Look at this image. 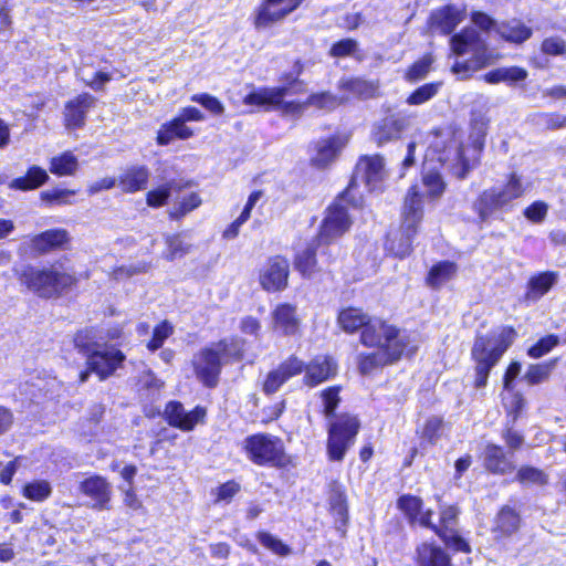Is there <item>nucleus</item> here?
<instances>
[{
    "label": "nucleus",
    "instance_id": "nucleus-1",
    "mask_svg": "<svg viewBox=\"0 0 566 566\" xmlns=\"http://www.w3.org/2000/svg\"><path fill=\"white\" fill-rule=\"evenodd\" d=\"M428 160H438L459 179L471 170L470 159L462 142V133L451 127L432 132L426 154Z\"/></svg>",
    "mask_w": 566,
    "mask_h": 566
},
{
    "label": "nucleus",
    "instance_id": "nucleus-2",
    "mask_svg": "<svg viewBox=\"0 0 566 566\" xmlns=\"http://www.w3.org/2000/svg\"><path fill=\"white\" fill-rule=\"evenodd\" d=\"M515 336L516 333L512 327H503L499 332L476 337L471 350L475 363V388L486 385L490 370L499 363Z\"/></svg>",
    "mask_w": 566,
    "mask_h": 566
},
{
    "label": "nucleus",
    "instance_id": "nucleus-3",
    "mask_svg": "<svg viewBox=\"0 0 566 566\" xmlns=\"http://www.w3.org/2000/svg\"><path fill=\"white\" fill-rule=\"evenodd\" d=\"M423 217L422 195L418 186L409 188L405 198L401 228L389 234L387 249L395 256L403 259L411 252L412 239Z\"/></svg>",
    "mask_w": 566,
    "mask_h": 566
},
{
    "label": "nucleus",
    "instance_id": "nucleus-4",
    "mask_svg": "<svg viewBox=\"0 0 566 566\" xmlns=\"http://www.w3.org/2000/svg\"><path fill=\"white\" fill-rule=\"evenodd\" d=\"M452 52L457 55L471 54L468 61L455 62L452 66L454 74L460 78H467L470 73L475 72L492 62V54L488 51L485 41L473 28H467L461 33L450 39Z\"/></svg>",
    "mask_w": 566,
    "mask_h": 566
},
{
    "label": "nucleus",
    "instance_id": "nucleus-5",
    "mask_svg": "<svg viewBox=\"0 0 566 566\" xmlns=\"http://www.w3.org/2000/svg\"><path fill=\"white\" fill-rule=\"evenodd\" d=\"M20 282L35 295L51 298L72 286L75 279L70 273L61 271L56 265L49 268L27 266L20 274Z\"/></svg>",
    "mask_w": 566,
    "mask_h": 566
},
{
    "label": "nucleus",
    "instance_id": "nucleus-6",
    "mask_svg": "<svg viewBox=\"0 0 566 566\" xmlns=\"http://www.w3.org/2000/svg\"><path fill=\"white\" fill-rule=\"evenodd\" d=\"M249 459L258 465L285 468L292 459L284 452L281 439L270 434H254L244 441Z\"/></svg>",
    "mask_w": 566,
    "mask_h": 566
},
{
    "label": "nucleus",
    "instance_id": "nucleus-7",
    "mask_svg": "<svg viewBox=\"0 0 566 566\" xmlns=\"http://www.w3.org/2000/svg\"><path fill=\"white\" fill-rule=\"evenodd\" d=\"M359 430V421L350 415H342L331 422L327 439V455L331 461H343L347 450L354 444Z\"/></svg>",
    "mask_w": 566,
    "mask_h": 566
},
{
    "label": "nucleus",
    "instance_id": "nucleus-8",
    "mask_svg": "<svg viewBox=\"0 0 566 566\" xmlns=\"http://www.w3.org/2000/svg\"><path fill=\"white\" fill-rule=\"evenodd\" d=\"M385 177V163L381 156H363L356 164L353 179L344 191V197H350L354 199L359 185H364L368 191L377 190L381 187Z\"/></svg>",
    "mask_w": 566,
    "mask_h": 566
},
{
    "label": "nucleus",
    "instance_id": "nucleus-9",
    "mask_svg": "<svg viewBox=\"0 0 566 566\" xmlns=\"http://www.w3.org/2000/svg\"><path fill=\"white\" fill-rule=\"evenodd\" d=\"M349 200L353 201L354 207L361 205V198L355 200L350 197H344L343 193L334 205L328 207L318 233V240L321 242L326 244L331 243L348 231L352 219L346 208L343 206V202Z\"/></svg>",
    "mask_w": 566,
    "mask_h": 566
},
{
    "label": "nucleus",
    "instance_id": "nucleus-10",
    "mask_svg": "<svg viewBox=\"0 0 566 566\" xmlns=\"http://www.w3.org/2000/svg\"><path fill=\"white\" fill-rule=\"evenodd\" d=\"M287 91L286 87H260L248 94L243 102L247 105L265 109L280 108L285 114H302L308 107L307 101L304 103L283 102Z\"/></svg>",
    "mask_w": 566,
    "mask_h": 566
},
{
    "label": "nucleus",
    "instance_id": "nucleus-11",
    "mask_svg": "<svg viewBox=\"0 0 566 566\" xmlns=\"http://www.w3.org/2000/svg\"><path fill=\"white\" fill-rule=\"evenodd\" d=\"M360 338L365 346L375 347L377 350H391L392 345H397L402 354L406 347L399 331L380 319H370Z\"/></svg>",
    "mask_w": 566,
    "mask_h": 566
},
{
    "label": "nucleus",
    "instance_id": "nucleus-12",
    "mask_svg": "<svg viewBox=\"0 0 566 566\" xmlns=\"http://www.w3.org/2000/svg\"><path fill=\"white\" fill-rule=\"evenodd\" d=\"M302 2L303 0H264L255 10L254 27L262 30L283 21Z\"/></svg>",
    "mask_w": 566,
    "mask_h": 566
},
{
    "label": "nucleus",
    "instance_id": "nucleus-13",
    "mask_svg": "<svg viewBox=\"0 0 566 566\" xmlns=\"http://www.w3.org/2000/svg\"><path fill=\"white\" fill-rule=\"evenodd\" d=\"M302 2L303 0H264L255 10L254 27L262 30L283 21Z\"/></svg>",
    "mask_w": 566,
    "mask_h": 566
},
{
    "label": "nucleus",
    "instance_id": "nucleus-14",
    "mask_svg": "<svg viewBox=\"0 0 566 566\" xmlns=\"http://www.w3.org/2000/svg\"><path fill=\"white\" fill-rule=\"evenodd\" d=\"M221 356L214 344L202 348L192 358L196 377L207 387H216L221 371Z\"/></svg>",
    "mask_w": 566,
    "mask_h": 566
},
{
    "label": "nucleus",
    "instance_id": "nucleus-15",
    "mask_svg": "<svg viewBox=\"0 0 566 566\" xmlns=\"http://www.w3.org/2000/svg\"><path fill=\"white\" fill-rule=\"evenodd\" d=\"M290 274L289 261L280 255L269 259L260 272V284L268 292L283 291L287 286Z\"/></svg>",
    "mask_w": 566,
    "mask_h": 566
},
{
    "label": "nucleus",
    "instance_id": "nucleus-16",
    "mask_svg": "<svg viewBox=\"0 0 566 566\" xmlns=\"http://www.w3.org/2000/svg\"><path fill=\"white\" fill-rule=\"evenodd\" d=\"M458 509L455 506H447L441 510L440 513V525L434 526L433 531L439 535L444 543L459 552H470L469 544L458 534L457 516Z\"/></svg>",
    "mask_w": 566,
    "mask_h": 566
},
{
    "label": "nucleus",
    "instance_id": "nucleus-17",
    "mask_svg": "<svg viewBox=\"0 0 566 566\" xmlns=\"http://www.w3.org/2000/svg\"><path fill=\"white\" fill-rule=\"evenodd\" d=\"M80 492L87 496L95 510H109L112 499V484L102 475H91L78 485Z\"/></svg>",
    "mask_w": 566,
    "mask_h": 566
},
{
    "label": "nucleus",
    "instance_id": "nucleus-18",
    "mask_svg": "<svg viewBox=\"0 0 566 566\" xmlns=\"http://www.w3.org/2000/svg\"><path fill=\"white\" fill-rule=\"evenodd\" d=\"M124 360L125 355L119 349L105 347L93 352L87 358V365L91 371L104 380L113 375Z\"/></svg>",
    "mask_w": 566,
    "mask_h": 566
},
{
    "label": "nucleus",
    "instance_id": "nucleus-19",
    "mask_svg": "<svg viewBox=\"0 0 566 566\" xmlns=\"http://www.w3.org/2000/svg\"><path fill=\"white\" fill-rule=\"evenodd\" d=\"M165 417L170 426L182 431H191L203 421L206 409L198 406L191 411H186L180 402L170 401L165 408Z\"/></svg>",
    "mask_w": 566,
    "mask_h": 566
},
{
    "label": "nucleus",
    "instance_id": "nucleus-20",
    "mask_svg": "<svg viewBox=\"0 0 566 566\" xmlns=\"http://www.w3.org/2000/svg\"><path fill=\"white\" fill-rule=\"evenodd\" d=\"M304 369V363L295 356H291L279 367L270 371L263 382V391L266 395L276 392L290 378L300 375Z\"/></svg>",
    "mask_w": 566,
    "mask_h": 566
},
{
    "label": "nucleus",
    "instance_id": "nucleus-21",
    "mask_svg": "<svg viewBox=\"0 0 566 566\" xmlns=\"http://www.w3.org/2000/svg\"><path fill=\"white\" fill-rule=\"evenodd\" d=\"M69 233L64 229L46 230L40 234L28 237L20 250L25 245L35 253H46L51 250L60 249L69 242Z\"/></svg>",
    "mask_w": 566,
    "mask_h": 566
},
{
    "label": "nucleus",
    "instance_id": "nucleus-22",
    "mask_svg": "<svg viewBox=\"0 0 566 566\" xmlns=\"http://www.w3.org/2000/svg\"><path fill=\"white\" fill-rule=\"evenodd\" d=\"M274 331L285 336L296 335L300 331L301 318L296 305L281 303L272 311Z\"/></svg>",
    "mask_w": 566,
    "mask_h": 566
},
{
    "label": "nucleus",
    "instance_id": "nucleus-23",
    "mask_svg": "<svg viewBox=\"0 0 566 566\" xmlns=\"http://www.w3.org/2000/svg\"><path fill=\"white\" fill-rule=\"evenodd\" d=\"M95 97L83 93L69 101L64 107V120L66 128H80L85 123L86 113L95 105Z\"/></svg>",
    "mask_w": 566,
    "mask_h": 566
},
{
    "label": "nucleus",
    "instance_id": "nucleus-24",
    "mask_svg": "<svg viewBox=\"0 0 566 566\" xmlns=\"http://www.w3.org/2000/svg\"><path fill=\"white\" fill-rule=\"evenodd\" d=\"M464 8L449 4L431 14V28L442 34H450L465 19Z\"/></svg>",
    "mask_w": 566,
    "mask_h": 566
},
{
    "label": "nucleus",
    "instance_id": "nucleus-25",
    "mask_svg": "<svg viewBox=\"0 0 566 566\" xmlns=\"http://www.w3.org/2000/svg\"><path fill=\"white\" fill-rule=\"evenodd\" d=\"M304 384L308 387H315L336 375V364L329 357L319 356L304 365Z\"/></svg>",
    "mask_w": 566,
    "mask_h": 566
},
{
    "label": "nucleus",
    "instance_id": "nucleus-26",
    "mask_svg": "<svg viewBox=\"0 0 566 566\" xmlns=\"http://www.w3.org/2000/svg\"><path fill=\"white\" fill-rule=\"evenodd\" d=\"M401 355L397 345H392L391 350H376L366 355L361 354L358 359V368L361 374L368 375L378 368L397 361Z\"/></svg>",
    "mask_w": 566,
    "mask_h": 566
},
{
    "label": "nucleus",
    "instance_id": "nucleus-27",
    "mask_svg": "<svg viewBox=\"0 0 566 566\" xmlns=\"http://www.w3.org/2000/svg\"><path fill=\"white\" fill-rule=\"evenodd\" d=\"M417 566H451L449 555L438 545L422 542L416 548Z\"/></svg>",
    "mask_w": 566,
    "mask_h": 566
},
{
    "label": "nucleus",
    "instance_id": "nucleus-28",
    "mask_svg": "<svg viewBox=\"0 0 566 566\" xmlns=\"http://www.w3.org/2000/svg\"><path fill=\"white\" fill-rule=\"evenodd\" d=\"M149 170L145 166H132L118 177V186L125 192H136L145 189L149 179Z\"/></svg>",
    "mask_w": 566,
    "mask_h": 566
},
{
    "label": "nucleus",
    "instance_id": "nucleus-29",
    "mask_svg": "<svg viewBox=\"0 0 566 566\" xmlns=\"http://www.w3.org/2000/svg\"><path fill=\"white\" fill-rule=\"evenodd\" d=\"M347 140L339 136L324 139L317 144L316 155L312 161L317 167H326L336 159L340 150L345 147Z\"/></svg>",
    "mask_w": 566,
    "mask_h": 566
},
{
    "label": "nucleus",
    "instance_id": "nucleus-30",
    "mask_svg": "<svg viewBox=\"0 0 566 566\" xmlns=\"http://www.w3.org/2000/svg\"><path fill=\"white\" fill-rule=\"evenodd\" d=\"M504 203L499 188L484 190L474 202V210L478 212L482 222L486 221L495 211L504 208Z\"/></svg>",
    "mask_w": 566,
    "mask_h": 566
},
{
    "label": "nucleus",
    "instance_id": "nucleus-31",
    "mask_svg": "<svg viewBox=\"0 0 566 566\" xmlns=\"http://www.w3.org/2000/svg\"><path fill=\"white\" fill-rule=\"evenodd\" d=\"M403 128V120L396 116L386 117L374 126L373 139L378 146H382L392 139L398 138Z\"/></svg>",
    "mask_w": 566,
    "mask_h": 566
},
{
    "label": "nucleus",
    "instance_id": "nucleus-32",
    "mask_svg": "<svg viewBox=\"0 0 566 566\" xmlns=\"http://www.w3.org/2000/svg\"><path fill=\"white\" fill-rule=\"evenodd\" d=\"M496 32L503 40L516 44L525 42L533 34L532 29L517 19L500 23L496 25Z\"/></svg>",
    "mask_w": 566,
    "mask_h": 566
},
{
    "label": "nucleus",
    "instance_id": "nucleus-33",
    "mask_svg": "<svg viewBox=\"0 0 566 566\" xmlns=\"http://www.w3.org/2000/svg\"><path fill=\"white\" fill-rule=\"evenodd\" d=\"M557 274L555 272H543L530 279L525 301L536 302L543 297L556 283Z\"/></svg>",
    "mask_w": 566,
    "mask_h": 566
},
{
    "label": "nucleus",
    "instance_id": "nucleus-34",
    "mask_svg": "<svg viewBox=\"0 0 566 566\" xmlns=\"http://www.w3.org/2000/svg\"><path fill=\"white\" fill-rule=\"evenodd\" d=\"M48 180L49 175L46 170L36 165H33L28 169L25 176L13 179L9 187L11 189L28 191L41 187Z\"/></svg>",
    "mask_w": 566,
    "mask_h": 566
},
{
    "label": "nucleus",
    "instance_id": "nucleus-35",
    "mask_svg": "<svg viewBox=\"0 0 566 566\" xmlns=\"http://www.w3.org/2000/svg\"><path fill=\"white\" fill-rule=\"evenodd\" d=\"M484 461L486 469L494 473H507L514 469L512 461L504 454L502 448L495 444L486 446Z\"/></svg>",
    "mask_w": 566,
    "mask_h": 566
},
{
    "label": "nucleus",
    "instance_id": "nucleus-36",
    "mask_svg": "<svg viewBox=\"0 0 566 566\" xmlns=\"http://www.w3.org/2000/svg\"><path fill=\"white\" fill-rule=\"evenodd\" d=\"M526 77L527 71L518 66L500 67L483 75L484 81L489 84L515 83L524 81Z\"/></svg>",
    "mask_w": 566,
    "mask_h": 566
},
{
    "label": "nucleus",
    "instance_id": "nucleus-37",
    "mask_svg": "<svg viewBox=\"0 0 566 566\" xmlns=\"http://www.w3.org/2000/svg\"><path fill=\"white\" fill-rule=\"evenodd\" d=\"M457 270V264L453 262H439L429 271L427 284L433 289H439L454 277Z\"/></svg>",
    "mask_w": 566,
    "mask_h": 566
},
{
    "label": "nucleus",
    "instance_id": "nucleus-38",
    "mask_svg": "<svg viewBox=\"0 0 566 566\" xmlns=\"http://www.w3.org/2000/svg\"><path fill=\"white\" fill-rule=\"evenodd\" d=\"M337 321L346 333H354L360 327L364 329L370 318L361 310L349 307L339 313Z\"/></svg>",
    "mask_w": 566,
    "mask_h": 566
},
{
    "label": "nucleus",
    "instance_id": "nucleus-39",
    "mask_svg": "<svg viewBox=\"0 0 566 566\" xmlns=\"http://www.w3.org/2000/svg\"><path fill=\"white\" fill-rule=\"evenodd\" d=\"M422 185L426 189V196L431 200H438L447 189V182L442 175L434 169H426L422 172Z\"/></svg>",
    "mask_w": 566,
    "mask_h": 566
},
{
    "label": "nucleus",
    "instance_id": "nucleus-40",
    "mask_svg": "<svg viewBox=\"0 0 566 566\" xmlns=\"http://www.w3.org/2000/svg\"><path fill=\"white\" fill-rule=\"evenodd\" d=\"M77 168V158L71 151L54 156L50 160V171L60 177L73 176Z\"/></svg>",
    "mask_w": 566,
    "mask_h": 566
},
{
    "label": "nucleus",
    "instance_id": "nucleus-41",
    "mask_svg": "<svg viewBox=\"0 0 566 566\" xmlns=\"http://www.w3.org/2000/svg\"><path fill=\"white\" fill-rule=\"evenodd\" d=\"M339 88L348 91L353 96L369 98L376 95L378 85L375 82L363 78L343 80Z\"/></svg>",
    "mask_w": 566,
    "mask_h": 566
},
{
    "label": "nucleus",
    "instance_id": "nucleus-42",
    "mask_svg": "<svg viewBox=\"0 0 566 566\" xmlns=\"http://www.w3.org/2000/svg\"><path fill=\"white\" fill-rule=\"evenodd\" d=\"M556 364L557 358L542 364L530 365L523 378L528 385H537L544 382L549 378L552 371L555 369Z\"/></svg>",
    "mask_w": 566,
    "mask_h": 566
},
{
    "label": "nucleus",
    "instance_id": "nucleus-43",
    "mask_svg": "<svg viewBox=\"0 0 566 566\" xmlns=\"http://www.w3.org/2000/svg\"><path fill=\"white\" fill-rule=\"evenodd\" d=\"M518 526L520 517L516 512L510 507H503L496 517L494 532L511 535L517 531Z\"/></svg>",
    "mask_w": 566,
    "mask_h": 566
},
{
    "label": "nucleus",
    "instance_id": "nucleus-44",
    "mask_svg": "<svg viewBox=\"0 0 566 566\" xmlns=\"http://www.w3.org/2000/svg\"><path fill=\"white\" fill-rule=\"evenodd\" d=\"M315 248L307 245L304 250L300 251L295 256V269L304 276H312L316 271Z\"/></svg>",
    "mask_w": 566,
    "mask_h": 566
},
{
    "label": "nucleus",
    "instance_id": "nucleus-45",
    "mask_svg": "<svg viewBox=\"0 0 566 566\" xmlns=\"http://www.w3.org/2000/svg\"><path fill=\"white\" fill-rule=\"evenodd\" d=\"M348 98H349V96L338 97L328 92H323L319 94H312L307 98V105L314 106L316 108L324 109V111H332V109H335L340 104L345 103Z\"/></svg>",
    "mask_w": 566,
    "mask_h": 566
},
{
    "label": "nucleus",
    "instance_id": "nucleus-46",
    "mask_svg": "<svg viewBox=\"0 0 566 566\" xmlns=\"http://www.w3.org/2000/svg\"><path fill=\"white\" fill-rule=\"evenodd\" d=\"M51 493L52 488L46 480H35L27 483L22 490L23 496L34 502L46 500Z\"/></svg>",
    "mask_w": 566,
    "mask_h": 566
},
{
    "label": "nucleus",
    "instance_id": "nucleus-47",
    "mask_svg": "<svg viewBox=\"0 0 566 566\" xmlns=\"http://www.w3.org/2000/svg\"><path fill=\"white\" fill-rule=\"evenodd\" d=\"M499 190L504 203L507 206L513 200L521 198L525 193L526 188L518 175L511 174L506 185L503 188H499Z\"/></svg>",
    "mask_w": 566,
    "mask_h": 566
},
{
    "label": "nucleus",
    "instance_id": "nucleus-48",
    "mask_svg": "<svg viewBox=\"0 0 566 566\" xmlns=\"http://www.w3.org/2000/svg\"><path fill=\"white\" fill-rule=\"evenodd\" d=\"M201 202L202 200L200 196L196 192H191L174 205V207L169 210V216L171 219L178 220L192 210L197 209Z\"/></svg>",
    "mask_w": 566,
    "mask_h": 566
},
{
    "label": "nucleus",
    "instance_id": "nucleus-49",
    "mask_svg": "<svg viewBox=\"0 0 566 566\" xmlns=\"http://www.w3.org/2000/svg\"><path fill=\"white\" fill-rule=\"evenodd\" d=\"M216 349L221 356V361L228 359H240L243 354V342L241 339H223L214 344Z\"/></svg>",
    "mask_w": 566,
    "mask_h": 566
},
{
    "label": "nucleus",
    "instance_id": "nucleus-50",
    "mask_svg": "<svg viewBox=\"0 0 566 566\" xmlns=\"http://www.w3.org/2000/svg\"><path fill=\"white\" fill-rule=\"evenodd\" d=\"M75 190L56 188L42 191L40 198L48 205L64 206L73 203L72 198L75 196Z\"/></svg>",
    "mask_w": 566,
    "mask_h": 566
},
{
    "label": "nucleus",
    "instance_id": "nucleus-51",
    "mask_svg": "<svg viewBox=\"0 0 566 566\" xmlns=\"http://www.w3.org/2000/svg\"><path fill=\"white\" fill-rule=\"evenodd\" d=\"M329 501L333 514L340 523L345 524L348 517V509L344 491L340 488H335Z\"/></svg>",
    "mask_w": 566,
    "mask_h": 566
},
{
    "label": "nucleus",
    "instance_id": "nucleus-52",
    "mask_svg": "<svg viewBox=\"0 0 566 566\" xmlns=\"http://www.w3.org/2000/svg\"><path fill=\"white\" fill-rule=\"evenodd\" d=\"M172 189H176V184L170 181L148 191L146 196L147 205L153 208L163 207L169 199Z\"/></svg>",
    "mask_w": 566,
    "mask_h": 566
},
{
    "label": "nucleus",
    "instance_id": "nucleus-53",
    "mask_svg": "<svg viewBox=\"0 0 566 566\" xmlns=\"http://www.w3.org/2000/svg\"><path fill=\"white\" fill-rule=\"evenodd\" d=\"M444 423L439 417L429 418L422 429L421 437L429 443L434 444L443 434Z\"/></svg>",
    "mask_w": 566,
    "mask_h": 566
},
{
    "label": "nucleus",
    "instance_id": "nucleus-54",
    "mask_svg": "<svg viewBox=\"0 0 566 566\" xmlns=\"http://www.w3.org/2000/svg\"><path fill=\"white\" fill-rule=\"evenodd\" d=\"M172 333L174 326L167 321H164L155 327L153 337L147 344V348L151 352L159 349L165 340L172 335Z\"/></svg>",
    "mask_w": 566,
    "mask_h": 566
},
{
    "label": "nucleus",
    "instance_id": "nucleus-55",
    "mask_svg": "<svg viewBox=\"0 0 566 566\" xmlns=\"http://www.w3.org/2000/svg\"><path fill=\"white\" fill-rule=\"evenodd\" d=\"M440 84L430 83L418 87L408 98L409 105H421L437 95Z\"/></svg>",
    "mask_w": 566,
    "mask_h": 566
},
{
    "label": "nucleus",
    "instance_id": "nucleus-56",
    "mask_svg": "<svg viewBox=\"0 0 566 566\" xmlns=\"http://www.w3.org/2000/svg\"><path fill=\"white\" fill-rule=\"evenodd\" d=\"M166 245L167 251L165 252L164 256L172 261L176 258H180L189 252V244H186L180 235H168L166 238Z\"/></svg>",
    "mask_w": 566,
    "mask_h": 566
},
{
    "label": "nucleus",
    "instance_id": "nucleus-57",
    "mask_svg": "<svg viewBox=\"0 0 566 566\" xmlns=\"http://www.w3.org/2000/svg\"><path fill=\"white\" fill-rule=\"evenodd\" d=\"M339 387H328L321 391L319 397L323 403V412L326 417H331L340 401Z\"/></svg>",
    "mask_w": 566,
    "mask_h": 566
},
{
    "label": "nucleus",
    "instance_id": "nucleus-58",
    "mask_svg": "<svg viewBox=\"0 0 566 566\" xmlns=\"http://www.w3.org/2000/svg\"><path fill=\"white\" fill-rule=\"evenodd\" d=\"M559 344V338L556 335H547L541 338L535 345H533L527 354L532 358H541L549 353L554 347Z\"/></svg>",
    "mask_w": 566,
    "mask_h": 566
},
{
    "label": "nucleus",
    "instance_id": "nucleus-59",
    "mask_svg": "<svg viewBox=\"0 0 566 566\" xmlns=\"http://www.w3.org/2000/svg\"><path fill=\"white\" fill-rule=\"evenodd\" d=\"M258 539L264 547L276 555L287 556L291 553V549L287 545H285L281 539L274 537L270 533H259Z\"/></svg>",
    "mask_w": 566,
    "mask_h": 566
},
{
    "label": "nucleus",
    "instance_id": "nucleus-60",
    "mask_svg": "<svg viewBox=\"0 0 566 566\" xmlns=\"http://www.w3.org/2000/svg\"><path fill=\"white\" fill-rule=\"evenodd\" d=\"M431 64L432 57L429 55L423 56L410 66L406 73V78L410 82L422 80L429 73Z\"/></svg>",
    "mask_w": 566,
    "mask_h": 566
},
{
    "label": "nucleus",
    "instance_id": "nucleus-61",
    "mask_svg": "<svg viewBox=\"0 0 566 566\" xmlns=\"http://www.w3.org/2000/svg\"><path fill=\"white\" fill-rule=\"evenodd\" d=\"M517 479L525 484H539L543 485L547 482L546 474L533 467H523L517 472Z\"/></svg>",
    "mask_w": 566,
    "mask_h": 566
},
{
    "label": "nucleus",
    "instance_id": "nucleus-62",
    "mask_svg": "<svg viewBox=\"0 0 566 566\" xmlns=\"http://www.w3.org/2000/svg\"><path fill=\"white\" fill-rule=\"evenodd\" d=\"M398 507L410 518H418L420 514V510L422 507V502L419 497L403 495L398 500Z\"/></svg>",
    "mask_w": 566,
    "mask_h": 566
},
{
    "label": "nucleus",
    "instance_id": "nucleus-63",
    "mask_svg": "<svg viewBox=\"0 0 566 566\" xmlns=\"http://www.w3.org/2000/svg\"><path fill=\"white\" fill-rule=\"evenodd\" d=\"M358 50L357 41L353 39H344L334 43L329 49V55L333 57L352 56Z\"/></svg>",
    "mask_w": 566,
    "mask_h": 566
},
{
    "label": "nucleus",
    "instance_id": "nucleus-64",
    "mask_svg": "<svg viewBox=\"0 0 566 566\" xmlns=\"http://www.w3.org/2000/svg\"><path fill=\"white\" fill-rule=\"evenodd\" d=\"M542 52L553 56L564 55L566 53V42L559 36L546 38L542 42Z\"/></svg>",
    "mask_w": 566,
    "mask_h": 566
}]
</instances>
